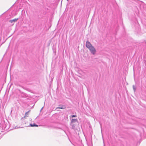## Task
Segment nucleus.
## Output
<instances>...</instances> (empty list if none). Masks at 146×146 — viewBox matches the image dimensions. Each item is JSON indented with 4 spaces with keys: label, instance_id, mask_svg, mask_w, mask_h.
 Segmentation results:
<instances>
[{
    "label": "nucleus",
    "instance_id": "obj_1",
    "mask_svg": "<svg viewBox=\"0 0 146 146\" xmlns=\"http://www.w3.org/2000/svg\"><path fill=\"white\" fill-rule=\"evenodd\" d=\"M86 46L92 54L94 55L96 54V49L89 41H87L86 42Z\"/></svg>",
    "mask_w": 146,
    "mask_h": 146
},
{
    "label": "nucleus",
    "instance_id": "obj_2",
    "mask_svg": "<svg viewBox=\"0 0 146 146\" xmlns=\"http://www.w3.org/2000/svg\"><path fill=\"white\" fill-rule=\"evenodd\" d=\"M78 123V121L77 119H72L70 124L72 128L74 130L76 129V126Z\"/></svg>",
    "mask_w": 146,
    "mask_h": 146
},
{
    "label": "nucleus",
    "instance_id": "obj_3",
    "mask_svg": "<svg viewBox=\"0 0 146 146\" xmlns=\"http://www.w3.org/2000/svg\"><path fill=\"white\" fill-rule=\"evenodd\" d=\"M2 124H0V127H2L3 128L5 129L6 128V127L5 126V123L4 121L2 122Z\"/></svg>",
    "mask_w": 146,
    "mask_h": 146
},
{
    "label": "nucleus",
    "instance_id": "obj_4",
    "mask_svg": "<svg viewBox=\"0 0 146 146\" xmlns=\"http://www.w3.org/2000/svg\"><path fill=\"white\" fill-rule=\"evenodd\" d=\"M18 19H15L10 20L9 21V22L11 23L15 22H16L17 20Z\"/></svg>",
    "mask_w": 146,
    "mask_h": 146
},
{
    "label": "nucleus",
    "instance_id": "obj_5",
    "mask_svg": "<svg viewBox=\"0 0 146 146\" xmlns=\"http://www.w3.org/2000/svg\"><path fill=\"white\" fill-rule=\"evenodd\" d=\"M65 108V107L64 106H60L58 107L57 108L64 109Z\"/></svg>",
    "mask_w": 146,
    "mask_h": 146
},
{
    "label": "nucleus",
    "instance_id": "obj_6",
    "mask_svg": "<svg viewBox=\"0 0 146 146\" xmlns=\"http://www.w3.org/2000/svg\"><path fill=\"white\" fill-rule=\"evenodd\" d=\"M30 125L31 127L38 126V125L35 124V123H34L33 124H30Z\"/></svg>",
    "mask_w": 146,
    "mask_h": 146
},
{
    "label": "nucleus",
    "instance_id": "obj_7",
    "mask_svg": "<svg viewBox=\"0 0 146 146\" xmlns=\"http://www.w3.org/2000/svg\"><path fill=\"white\" fill-rule=\"evenodd\" d=\"M29 111H28L25 114V116H24V117H27L28 116V113Z\"/></svg>",
    "mask_w": 146,
    "mask_h": 146
},
{
    "label": "nucleus",
    "instance_id": "obj_8",
    "mask_svg": "<svg viewBox=\"0 0 146 146\" xmlns=\"http://www.w3.org/2000/svg\"><path fill=\"white\" fill-rule=\"evenodd\" d=\"M133 88L134 90V91H135L136 90V87L134 85L133 86Z\"/></svg>",
    "mask_w": 146,
    "mask_h": 146
},
{
    "label": "nucleus",
    "instance_id": "obj_9",
    "mask_svg": "<svg viewBox=\"0 0 146 146\" xmlns=\"http://www.w3.org/2000/svg\"><path fill=\"white\" fill-rule=\"evenodd\" d=\"M76 116H77L76 115H72L71 116L72 117H76Z\"/></svg>",
    "mask_w": 146,
    "mask_h": 146
},
{
    "label": "nucleus",
    "instance_id": "obj_10",
    "mask_svg": "<svg viewBox=\"0 0 146 146\" xmlns=\"http://www.w3.org/2000/svg\"><path fill=\"white\" fill-rule=\"evenodd\" d=\"M43 107L41 109V110H40V111H41L42 110V109L43 108Z\"/></svg>",
    "mask_w": 146,
    "mask_h": 146
},
{
    "label": "nucleus",
    "instance_id": "obj_11",
    "mask_svg": "<svg viewBox=\"0 0 146 146\" xmlns=\"http://www.w3.org/2000/svg\"><path fill=\"white\" fill-rule=\"evenodd\" d=\"M67 0V1H69V0Z\"/></svg>",
    "mask_w": 146,
    "mask_h": 146
}]
</instances>
